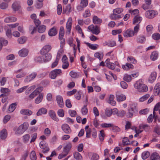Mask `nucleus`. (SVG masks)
<instances>
[{
  "label": "nucleus",
  "mask_w": 160,
  "mask_h": 160,
  "mask_svg": "<svg viewBox=\"0 0 160 160\" xmlns=\"http://www.w3.org/2000/svg\"><path fill=\"white\" fill-rule=\"evenodd\" d=\"M158 56V53L156 52H153L151 55V59L152 60H155L157 58Z\"/></svg>",
  "instance_id": "58836bf2"
},
{
  "label": "nucleus",
  "mask_w": 160,
  "mask_h": 160,
  "mask_svg": "<svg viewBox=\"0 0 160 160\" xmlns=\"http://www.w3.org/2000/svg\"><path fill=\"white\" fill-rule=\"evenodd\" d=\"M74 157L77 160H81L82 158L81 155L77 152H75L74 153Z\"/></svg>",
  "instance_id": "e433bc0d"
},
{
  "label": "nucleus",
  "mask_w": 160,
  "mask_h": 160,
  "mask_svg": "<svg viewBox=\"0 0 160 160\" xmlns=\"http://www.w3.org/2000/svg\"><path fill=\"white\" fill-rule=\"evenodd\" d=\"M26 40V38L25 37H21L18 38V42L20 44H23L25 42Z\"/></svg>",
  "instance_id": "5fc2aeb1"
},
{
  "label": "nucleus",
  "mask_w": 160,
  "mask_h": 160,
  "mask_svg": "<svg viewBox=\"0 0 160 160\" xmlns=\"http://www.w3.org/2000/svg\"><path fill=\"white\" fill-rule=\"evenodd\" d=\"M46 29V26L44 25H41L38 26V31L40 33H42L44 32Z\"/></svg>",
  "instance_id": "f704fd0d"
},
{
  "label": "nucleus",
  "mask_w": 160,
  "mask_h": 160,
  "mask_svg": "<svg viewBox=\"0 0 160 160\" xmlns=\"http://www.w3.org/2000/svg\"><path fill=\"white\" fill-rule=\"evenodd\" d=\"M56 100L60 108H62L64 105L63 100L62 97L60 95H58L56 96Z\"/></svg>",
  "instance_id": "1a4fd4ad"
},
{
  "label": "nucleus",
  "mask_w": 160,
  "mask_h": 160,
  "mask_svg": "<svg viewBox=\"0 0 160 160\" xmlns=\"http://www.w3.org/2000/svg\"><path fill=\"white\" fill-rule=\"evenodd\" d=\"M156 72H152L148 79V81L149 82L152 83L156 79Z\"/></svg>",
  "instance_id": "ddd939ff"
},
{
  "label": "nucleus",
  "mask_w": 160,
  "mask_h": 160,
  "mask_svg": "<svg viewBox=\"0 0 160 160\" xmlns=\"http://www.w3.org/2000/svg\"><path fill=\"white\" fill-rule=\"evenodd\" d=\"M116 98L117 101L119 102L123 101L126 99L125 96L123 94L117 95Z\"/></svg>",
  "instance_id": "aec40b11"
},
{
  "label": "nucleus",
  "mask_w": 160,
  "mask_h": 160,
  "mask_svg": "<svg viewBox=\"0 0 160 160\" xmlns=\"http://www.w3.org/2000/svg\"><path fill=\"white\" fill-rule=\"evenodd\" d=\"M102 22V19L99 18L96 16H94L93 18V22L95 24H100Z\"/></svg>",
  "instance_id": "6ab92c4d"
},
{
  "label": "nucleus",
  "mask_w": 160,
  "mask_h": 160,
  "mask_svg": "<svg viewBox=\"0 0 160 160\" xmlns=\"http://www.w3.org/2000/svg\"><path fill=\"white\" fill-rule=\"evenodd\" d=\"M140 129H143L146 132L149 131L151 129L150 127L147 124L141 125L140 126Z\"/></svg>",
  "instance_id": "473e14b6"
},
{
  "label": "nucleus",
  "mask_w": 160,
  "mask_h": 160,
  "mask_svg": "<svg viewBox=\"0 0 160 160\" xmlns=\"http://www.w3.org/2000/svg\"><path fill=\"white\" fill-rule=\"evenodd\" d=\"M62 73L61 69H56L51 71L49 74V76L51 78L55 79L57 76L61 75Z\"/></svg>",
  "instance_id": "20e7f679"
},
{
  "label": "nucleus",
  "mask_w": 160,
  "mask_h": 160,
  "mask_svg": "<svg viewBox=\"0 0 160 160\" xmlns=\"http://www.w3.org/2000/svg\"><path fill=\"white\" fill-rule=\"evenodd\" d=\"M122 144L119 143V145L121 146H124L125 145H128L129 144V141L127 137H124L122 140Z\"/></svg>",
  "instance_id": "7c9ffc66"
},
{
  "label": "nucleus",
  "mask_w": 160,
  "mask_h": 160,
  "mask_svg": "<svg viewBox=\"0 0 160 160\" xmlns=\"http://www.w3.org/2000/svg\"><path fill=\"white\" fill-rule=\"evenodd\" d=\"M85 43L91 49L96 50L98 47V45L97 44H91L89 42H86Z\"/></svg>",
  "instance_id": "2f4dec72"
},
{
  "label": "nucleus",
  "mask_w": 160,
  "mask_h": 160,
  "mask_svg": "<svg viewBox=\"0 0 160 160\" xmlns=\"http://www.w3.org/2000/svg\"><path fill=\"white\" fill-rule=\"evenodd\" d=\"M57 34V31L56 28L53 27L51 28L48 31V34L50 36H53Z\"/></svg>",
  "instance_id": "bb28decb"
},
{
  "label": "nucleus",
  "mask_w": 160,
  "mask_h": 160,
  "mask_svg": "<svg viewBox=\"0 0 160 160\" xmlns=\"http://www.w3.org/2000/svg\"><path fill=\"white\" fill-rule=\"evenodd\" d=\"M134 35L133 31L130 29H128L125 31L123 33V36L125 37H132Z\"/></svg>",
  "instance_id": "6e6552de"
},
{
  "label": "nucleus",
  "mask_w": 160,
  "mask_h": 160,
  "mask_svg": "<svg viewBox=\"0 0 160 160\" xmlns=\"http://www.w3.org/2000/svg\"><path fill=\"white\" fill-rule=\"evenodd\" d=\"M11 116L9 115H7L5 116L3 119V122L4 123H7L10 119Z\"/></svg>",
  "instance_id": "864d4df0"
},
{
  "label": "nucleus",
  "mask_w": 160,
  "mask_h": 160,
  "mask_svg": "<svg viewBox=\"0 0 160 160\" xmlns=\"http://www.w3.org/2000/svg\"><path fill=\"white\" fill-rule=\"evenodd\" d=\"M142 18L138 15L135 16L133 19V24L134 25L139 24L142 21Z\"/></svg>",
  "instance_id": "f8f14e48"
},
{
  "label": "nucleus",
  "mask_w": 160,
  "mask_h": 160,
  "mask_svg": "<svg viewBox=\"0 0 160 160\" xmlns=\"http://www.w3.org/2000/svg\"><path fill=\"white\" fill-rule=\"evenodd\" d=\"M12 8L15 11L18 10L20 8V6L19 3L18 2H14L12 6Z\"/></svg>",
  "instance_id": "5701e85b"
},
{
  "label": "nucleus",
  "mask_w": 160,
  "mask_h": 160,
  "mask_svg": "<svg viewBox=\"0 0 160 160\" xmlns=\"http://www.w3.org/2000/svg\"><path fill=\"white\" fill-rule=\"evenodd\" d=\"M122 68L124 70H128L130 69H132L133 68V66L131 63H127L125 65L122 66Z\"/></svg>",
  "instance_id": "412c9836"
},
{
  "label": "nucleus",
  "mask_w": 160,
  "mask_h": 160,
  "mask_svg": "<svg viewBox=\"0 0 160 160\" xmlns=\"http://www.w3.org/2000/svg\"><path fill=\"white\" fill-rule=\"evenodd\" d=\"M120 85L122 88L123 89H126L128 87V84L124 81H122L121 82Z\"/></svg>",
  "instance_id": "680f3d73"
},
{
  "label": "nucleus",
  "mask_w": 160,
  "mask_h": 160,
  "mask_svg": "<svg viewBox=\"0 0 160 160\" xmlns=\"http://www.w3.org/2000/svg\"><path fill=\"white\" fill-rule=\"evenodd\" d=\"M72 23V18L71 17H69L68 19V21L66 24V28L67 30V31H66V33L68 32V33L69 34L70 33Z\"/></svg>",
  "instance_id": "0eeeda50"
},
{
  "label": "nucleus",
  "mask_w": 160,
  "mask_h": 160,
  "mask_svg": "<svg viewBox=\"0 0 160 160\" xmlns=\"http://www.w3.org/2000/svg\"><path fill=\"white\" fill-rule=\"evenodd\" d=\"M152 37L155 40H159L160 39V34L158 33H155L152 35Z\"/></svg>",
  "instance_id": "09e8293b"
},
{
  "label": "nucleus",
  "mask_w": 160,
  "mask_h": 160,
  "mask_svg": "<svg viewBox=\"0 0 160 160\" xmlns=\"http://www.w3.org/2000/svg\"><path fill=\"white\" fill-rule=\"evenodd\" d=\"M88 29L92 33L96 35H98L100 32V27L97 25L94 26L92 24L88 27Z\"/></svg>",
  "instance_id": "7ed1b4c3"
},
{
  "label": "nucleus",
  "mask_w": 160,
  "mask_h": 160,
  "mask_svg": "<svg viewBox=\"0 0 160 160\" xmlns=\"http://www.w3.org/2000/svg\"><path fill=\"white\" fill-rule=\"evenodd\" d=\"M99 157L96 153H93L91 158V160H97L99 159Z\"/></svg>",
  "instance_id": "338daca9"
},
{
  "label": "nucleus",
  "mask_w": 160,
  "mask_h": 160,
  "mask_svg": "<svg viewBox=\"0 0 160 160\" xmlns=\"http://www.w3.org/2000/svg\"><path fill=\"white\" fill-rule=\"evenodd\" d=\"M150 159L151 160H160V157L157 153L155 152L151 155Z\"/></svg>",
  "instance_id": "a878e982"
},
{
  "label": "nucleus",
  "mask_w": 160,
  "mask_h": 160,
  "mask_svg": "<svg viewBox=\"0 0 160 160\" xmlns=\"http://www.w3.org/2000/svg\"><path fill=\"white\" fill-rule=\"evenodd\" d=\"M64 29L63 27H61L60 28V31H59V36L60 38H61L62 37H63L64 35Z\"/></svg>",
  "instance_id": "603ef678"
},
{
  "label": "nucleus",
  "mask_w": 160,
  "mask_h": 160,
  "mask_svg": "<svg viewBox=\"0 0 160 160\" xmlns=\"http://www.w3.org/2000/svg\"><path fill=\"white\" fill-rule=\"evenodd\" d=\"M49 114L51 118L54 121H58V118L57 117L55 113L52 111H50L49 112Z\"/></svg>",
  "instance_id": "72a5a7b5"
},
{
  "label": "nucleus",
  "mask_w": 160,
  "mask_h": 160,
  "mask_svg": "<svg viewBox=\"0 0 160 160\" xmlns=\"http://www.w3.org/2000/svg\"><path fill=\"white\" fill-rule=\"evenodd\" d=\"M37 28L36 27H34L32 25H30L29 27V30L31 31V33L33 34L37 31Z\"/></svg>",
  "instance_id": "ea45409f"
},
{
  "label": "nucleus",
  "mask_w": 160,
  "mask_h": 160,
  "mask_svg": "<svg viewBox=\"0 0 160 160\" xmlns=\"http://www.w3.org/2000/svg\"><path fill=\"white\" fill-rule=\"evenodd\" d=\"M52 49V47L49 45H47L44 46L42 48V50H45L47 52H49Z\"/></svg>",
  "instance_id": "a19ab883"
},
{
  "label": "nucleus",
  "mask_w": 160,
  "mask_h": 160,
  "mask_svg": "<svg viewBox=\"0 0 160 160\" xmlns=\"http://www.w3.org/2000/svg\"><path fill=\"white\" fill-rule=\"evenodd\" d=\"M48 146V144L45 142L44 141H42L40 143V147L42 149H45Z\"/></svg>",
  "instance_id": "6e6d98bb"
},
{
  "label": "nucleus",
  "mask_w": 160,
  "mask_h": 160,
  "mask_svg": "<svg viewBox=\"0 0 160 160\" xmlns=\"http://www.w3.org/2000/svg\"><path fill=\"white\" fill-rule=\"evenodd\" d=\"M157 12L151 10L147 11L145 13V16L146 18L152 19L154 18L157 14Z\"/></svg>",
  "instance_id": "39448f33"
},
{
  "label": "nucleus",
  "mask_w": 160,
  "mask_h": 160,
  "mask_svg": "<svg viewBox=\"0 0 160 160\" xmlns=\"http://www.w3.org/2000/svg\"><path fill=\"white\" fill-rule=\"evenodd\" d=\"M30 158L32 160H36L37 157L35 152L32 151L31 152L30 155Z\"/></svg>",
  "instance_id": "de8ad7c7"
},
{
  "label": "nucleus",
  "mask_w": 160,
  "mask_h": 160,
  "mask_svg": "<svg viewBox=\"0 0 160 160\" xmlns=\"http://www.w3.org/2000/svg\"><path fill=\"white\" fill-rule=\"evenodd\" d=\"M88 5V0H81V7L82 8H84L86 7Z\"/></svg>",
  "instance_id": "c03bdc74"
},
{
  "label": "nucleus",
  "mask_w": 160,
  "mask_h": 160,
  "mask_svg": "<svg viewBox=\"0 0 160 160\" xmlns=\"http://www.w3.org/2000/svg\"><path fill=\"white\" fill-rule=\"evenodd\" d=\"M25 131V130L21 125H20L18 127L15 128V133L16 134H22Z\"/></svg>",
  "instance_id": "dca6fc26"
},
{
  "label": "nucleus",
  "mask_w": 160,
  "mask_h": 160,
  "mask_svg": "<svg viewBox=\"0 0 160 160\" xmlns=\"http://www.w3.org/2000/svg\"><path fill=\"white\" fill-rule=\"evenodd\" d=\"M52 58V55L50 53L46 54L45 55L42 56L43 61L44 62H46L50 60Z\"/></svg>",
  "instance_id": "a211bd4d"
},
{
  "label": "nucleus",
  "mask_w": 160,
  "mask_h": 160,
  "mask_svg": "<svg viewBox=\"0 0 160 160\" xmlns=\"http://www.w3.org/2000/svg\"><path fill=\"white\" fill-rule=\"evenodd\" d=\"M43 95L42 93L39 94L38 97L35 100V103L37 104H38L41 102L43 99Z\"/></svg>",
  "instance_id": "cd10ccee"
},
{
  "label": "nucleus",
  "mask_w": 160,
  "mask_h": 160,
  "mask_svg": "<svg viewBox=\"0 0 160 160\" xmlns=\"http://www.w3.org/2000/svg\"><path fill=\"white\" fill-rule=\"evenodd\" d=\"M103 44L104 46L108 45L109 47H112L115 46L116 44L114 41H110L108 42H105Z\"/></svg>",
  "instance_id": "c85d7f7f"
},
{
  "label": "nucleus",
  "mask_w": 160,
  "mask_h": 160,
  "mask_svg": "<svg viewBox=\"0 0 160 160\" xmlns=\"http://www.w3.org/2000/svg\"><path fill=\"white\" fill-rule=\"evenodd\" d=\"M155 92L158 93V94L160 93V83H157L154 87Z\"/></svg>",
  "instance_id": "3c124183"
},
{
  "label": "nucleus",
  "mask_w": 160,
  "mask_h": 160,
  "mask_svg": "<svg viewBox=\"0 0 160 160\" xmlns=\"http://www.w3.org/2000/svg\"><path fill=\"white\" fill-rule=\"evenodd\" d=\"M72 147V144L70 143H68L66 146L64 148L63 153H66L68 154Z\"/></svg>",
  "instance_id": "393cba45"
},
{
  "label": "nucleus",
  "mask_w": 160,
  "mask_h": 160,
  "mask_svg": "<svg viewBox=\"0 0 160 160\" xmlns=\"http://www.w3.org/2000/svg\"><path fill=\"white\" fill-rule=\"evenodd\" d=\"M70 76L73 78H77L78 77V74L73 71H71L70 73Z\"/></svg>",
  "instance_id": "69168bd1"
},
{
  "label": "nucleus",
  "mask_w": 160,
  "mask_h": 160,
  "mask_svg": "<svg viewBox=\"0 0 160 160\" xmlns=\"http://www.w3.org/2000/svg\"><path fill=\"white\" fill-rule=\"evenodd\" d=\"M134 75H136V77H137L138 76V73H137L130 75H128L127 74H125L123 77V80L127 82H129L131 81L132 79V76H133Z\"/></svg>",
  "instance_id": "9d476101"
},
{
  "label": "nucleus",
  "mask_w": 160,
  "mask_h": 160,
  "mask_svg": "<svg viewBox=\"0 0 160 160\" xmlns=\"http://www.w3.org/2000/svg\"><path fill=\"white\" fill-rule=\"evenodd\" d=\"M17 104L16 103H13L10 105L8 108L9 111L10 112H12L16 108Z\"/></svg>",
  "instance_id": "4c0bfd02"
},
{
  "label": "nucleus",
  "mask_w": 160,
  "mask_h": 160,
  "mask_svg": "<svg viewBox=\"0 0 160 160\" xmlns=\"http://www.w3.org/2000/svg\"><path fill=\"white\" fill-rule=\"evenodd\" d=\"M105 134L103 130H102L100 131V133L99 134V139L100 141H102L104 139Z\"/></svg>",
  "instance_id": "79ce46f5"
},
{
  "label": "nucleus",
  "mask_w": 160,
  "mask_h": 160,
  "mask_svg": "<svg viewBox=\"0 0 160 160\" xmlns=\"http://www.w3.org/2000/svg\"><path fill=\"white\" fill-rule=\"evenodd\" d=\"M123 11V9L122 8H117L114 9L113 10V13L116 14H118L121 13Z\"/></svg>",
  "instance_id": "13d9d810"
},
{
  "label": "nucleus",
  "mask_w": 160,
  "mask_h": 160,
  "mask_svg": "<svg viewBox=\"0 0 160 160\" xmlns=\"http://www.w3.org/2000/svg\"><path fill=\"white\" fill-rule=\"evenodd\" d=\"M8 7V4L5 2H2L0 4V8L4 9H6Z\"/></svg>",
  "instance_id": "052dcab7"
},
{
  "label": "nucleus",
  "mask_w": 160,
  "mask_h": 160,
  "mask_svg": "<svg viewBox=\"0 0 160 160\" xmlns=\"http://www.w3.org/2000/svg\"><path fill=\"white\" fill-rule=\"evenodd\" d=\"M18 53L20 56L22 57H25L28 55V51L26 49L23 48L19 51Z\"/></svg>",
  "instance_id": "2eb2a0df"
},
{
  "label": "nucleus",
  "mask_w": 160,
  "mask_h": 160,
  "mask_svg": "<svg viewBox=\"0 0 160 160\" xmlns=\"http://www.w3.org/2000/svg\"><path fill=\"white\" fill-rule=\"evenodd\" d=\"M134 87L139 92H144L148 90V87L145 84L137 82L134 84Z\"/></svg>",
  "instance_id": "f257e3e1"
},
{
  "label": "nucleus",
  "mask_w": 160,
  "mask_h": 160,
  "mask_svg": "<svg viewBox=\"0 0 160 160\" xmlns=\"http://www.w3.org/2000/svg\"><path fill=\"white\" fill-rule=\"evenodd\" d=\"M91 13L89 9H87L83 14V16L84 18L89 17L90 16Z\"/></svg>",
  "instance_id": "e2e57ef3"
},
{
  "label": "nucleus",
  "mask_w": 160,
  "mask_h": 160,
  "mask_svg": "<svg viewBox=\"0 0 160 160\" xmlns=\"http://www.w3.org/2000/svg\"><path fill=\"white\" fill-rule=\"evenodd\" d=\"M114 96L113 95H110L109 97V99L108 102L112 106H115L116 104V102L114 100Z\"/></svg>",
  "instance_id": "4be33fe9"
},
{
  "label": "nucleus",
  "mask_w": 160,
  "mask_h": 160,
  "mask_svg": "<svg viewBox=\"0 0 160 160\" xmlns=\"http://www.w3.org/2000/svg\"><path fill=\"white\" fill-rule=\"evenodd\" d=\"M153 132L158 135H160V128H159V126L156 125L154 128Z\"/></svg>",
  "instance_id": "bf43d9fd"
},
{
  "label": "nucleus",
  "mask_w": 160,
  "mask_h": 160,
  "mask_svg": "<svg viewBox=\"0 0 160 160\" xmlns=\"http://www.w3.org/2000/svg\"><path fill=\"white\" fill-rule=\"evenodd\" d=\"M71 12V7L70 4L68 5L66 8L65 11L64 9L63 10V13H64L66 12H67L68 13Z\"/></svg>",
  "instance_id": "4d7b16f0"
},
{
  "label": "nucleus",
  "mask_w": 160,
  "mask_h": 160,
  "mask_svg": "<svg viewBox=\"0 0 160 160\" xmlns=\"http://www.w3.org/2000/svg\"><path fill=\"white\" fill-rule=\"evenodd\" d=\"M145 40V38L143 36H140L137 38L138 42L141 43H143Z\"/></svg>",
  "instance_id": "a18cd8bd"
},
{
  "label": "nucleus",
  "mask_w": 160,
  "mask_h": 160,
  "mask_svg": "<svg viewBox=\"0 0 160 160\" xmlns=\"http://www.w3.org/2000/svg\"><path fill=\"white\" fill-rule=\"evenodd\" d=\"M47 111L46 109L42 108L39 110L37 113V115L38 116L42 115V114H45L47 113Z\"/></svg>",
  "instance_id": "b1692460"
},
{
  "label": "nucleus",
  "mask_w": 160,
  "mask_h": 160,
  "mask_svg": "<svg viewBox=\"0 0 160 160\" xmlns=\"http://www.w3.org/2000/svg\"><path fill=\"white\" fill-rule=\"evenodd\" d=\"M159 108H160V102H158L154 108L153 114L154 115H155V111L158 110Z\"/></svg>",
  "instance_id": "0e129e2a"
},
{
  "label": "nucleus",
  "mask_w": 160,
  "mask_h": 160,
  "mask_svg": "<svg viewBox=\"0 0 160 160\" xmlns=\"http://www.w3.org/2000/svg\"><path fill=\"white\" fill-rule=\"evenodd\" d=\"M122 16H121L120 15H118L115 13H113L111 14L110 16V18L112 19L115 20L117 19L121 18Z\"/></svg>",
  "instance_id": "c9c22d12"
},
{
  "label": "nucleus",
  "mask_w": 160,
  "mask_h": 160,
  "mask_svg": "<svg viewBox=\"0 0 160 160\" xmlns=\"http://www.w3.org/2000/svg\"><path fill=\"white\" fill-rule=\"evenodd\" d=\"M17 18L13 17H9L6 18L4 20L5 22L8 23L10 22H14L16 21Z\"/></svg>",
  "instance_id": "c756f323"
},
{
  "label": "nucleus",
  "mask_w": 160,
  "mask_h": 160,
  "mask_svg": "<svg viewBox=\"0 0 160 160\" xmlns=\"http://www.w3.org/2000/svg\"><path fill=\"white\" fill-rule=\"evenodd\" d=\"M20 113L24 115L30 116L32 114V112L29 109H22L20 111Z\"/></svg>",
  "instance_id": "f3484780"
},
{
  "label": "nucleus",
  "mask_w": 160,
  "mask_h": 160,
  "mask_svg": "<svg viewBox=\"0 0 160 160\" xmlns=\"http://www.w3.org/2000/svg\"><path fill=\"white\" fill-rule=\"evenodd\" d=\"M149 152L148 151L143 152L142 154V158L143 159H146L149 156Z\"/></svg>",
  "instance_id": "8fccbe9b"
},
{
  "label": "nucleus",
  "mask_w": 160,
  "mask_h": 160,
  "mask_svg": "<svg viewBox=\"0 0 160 160\" xmlns=\"http://www.w3.org/2000/svg\"><path fill=\"white\" fill-rule=\"evenodd\" d=\"M150 97V95L149 94H146L142 97H141L139 99V101L140 102H142L146 100Z\"/></svg>",
  "instance_id": "49530a36"
},
{
  "label": "nucleus",
  "mask_w": 160,
  "mask_h": 160,
  "mask_svg": "<svg viewBox=\"0 0 160 160\" xmlns=\"http://www.w3.org/2000/svg\"><path fill=\"white\" fill-rule=\"evenodd\" d=\"M138 111L136 108V104L133 103L130 105V108L128 109V112L127 113V117L128 118H131L133 114L137 113Z\"/></svg>",
  "instance_id": "f03ea898"
},
{
  "label": "nucleus",
  "mask_w": 160,
  "mask_h": 160,
  "mask_svg": "<svg viewBox=\"0 0 160 160\" xmlns=\"http://www.w3.org/2000/svg\"><path fill=\"white\" fill-rule=\"evenodd\" d=\"M61 128L63 131L66 134H70L72 132L70 127L67 124H62L61 126Z\"/></svg>",
  "instance_id": "423d86ee"
},
{
  "label": "nucleus",
  "mask_w": 160,
  "mask_h": 160,
  "mask_svg": "<svg viewBox=\"0 0 160 160\" xmlns=\"http://www.w3.org/2000/svg\"><path fill=\"white\" fill-rule=\"evenodd\" d=\"M129 12L130 13L131 15H138L139 13V12L138 9H135L134 10H130L129 11Z\"/></svg>",
  "instance_id": "37998d69"
},
{
  "label": "nucleus",
  "mask_w": 160,
  "mask_h": 160,
  "mask_svg": "<svg viewBox=\"0 0 160 160\" xmlns=\"http://www.w3.org/2000/svg\"><path fill=\"white\" fill-rule=\"evenodd\" d=\"M128 60L130 63H132L133 64H135L137 62V61L132 57L128 58Z\"/></svg>",
  "instance_id": "774afa93"
},
{
  "label": "nucleus",
  "mask_w": 160,
  "mask_h": 160,
  "mask_svg": "<svg viewBox=\"0 0 160 160\" xmlns=\"http://www.w3.org/2000/svg\"><path fill=\"white\" fill-rule=\"evenodd\" d=\"M110 59H107L105 62V63L106 64V65L109 68L112 69L113 70L114 69L115 67V64H116L117 62H115V64L112 63V62H109Z\"/></svg>",
  "instance_id": "9b49d317"
},
{
  "label": "nucleus",
  "mask_w": 160,
  "mask_h": 160,
  "mask_svg": "<svg viewBox=\"0 0 160 160\" xmlns=\"http://www.w3.org/2000/svg\"><path fill=\"white\" fill-rule=\"evenodd\" d=\"M0 136L2 140L6 139L7 136V132L6 129H3L0 131Z\"/></svg>",
  "instance_id": "4468645a"
}]
</instances>
